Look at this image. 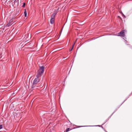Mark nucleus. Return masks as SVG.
Listing matches in <instances>:
<instances>
[{"label": "nucleus", "instance_id": "obj_6", "mask_svg": "<svg viewBox=\"0 0 132 132\" xmlns=\"http://www.w3.org/2000/svg\"><path fill=\"white\" fill-rule=\"evenodd\" d=\"M24 16L25 17H26L27 16V12L26 11V9L24 10Z\"/></svg>", "mask_w": 132, "mask_h": 132}, {"label": "nucleus", "instance_id": "obj_7", "mask_svg": "<svg viewBox=\"0 0 132 132\" xmlns=\"http://www.w3.org/2000/svg\"><path fill=\"white\" fill-rule=\"evenodd\" d=\"M75 43L74 44H73V45H72V47L71 48V49H70V51L71 52V51H72V50L73 49V47L74 46V45H75Z\"/></svg>", "mask_w": 132, "mask_h": 132}, {"label": "nucleus", "instance_id": "obj_4", "mask_svg": "<svg viewBox=\"0 0 132 132\" xmlns=\"http://www.w3.org/2000/svg\"><path fill=\"white\" fill-rule=\"evenodd\" d=\"M39 80H40L39 78H35L34 81L33 85L37 84V83L39 81Z\"/></svg>", "mask_w": 132, "mask_h": 132}, {"label": "nucleus", "instance_id": "obj_3", "mask_svg": "<svg viewBox=\"0 0 132 132\" xmlns=\"http://www.w3.org/2000/svg\"><path fill=\"white\" fill-rule=\"evenodd\" d=\"M13 20L14 19H12L9 21V23L8 24L6 25V27H9L13 23Z\"/></svg>", "mask_w": 132, "mask_h": 132}, {"label": "nucleus", "instance_id": "obj_9", "mask_svg": "<svg viewBox=\"0 0 132 132\" xmlns=\"http://www.w3.org/2000/svg\"><path fill=\"white\" fill-rule=\"evenodd\" d=\"M25 5V3H23V5L22 7H24Z\"/></svg>", "mask_w": 132, "mask_h": 132}, {"label": "nucleus", "instance_id": "obj_5", "mask_svg": "<svg viewBox=\"0 0 132 132\" xmlns=\"http://www.w3.org/2000/svg\"><path fill=\"white\" fill-rule=\"evenodd\" d=\"M126 31L125 30H123L122 31H121L120 32L119 34H120V35L118 36H121L122 37H124L125 35V32Z\"/></svg>", "mask_w": 132, "mask_h": 132}, {"label": "nucleus", "instance_id": "obj_2", "mask_svg": "<svg viewBox=\"0 0 132 132\" xmlns=\"http://www.w3.org/2000/svg\"><path fill=\"white\" fill-rule=\"evenodd\" d=\"M55 15V14L54 13L51 16V19L50 21V23L51 24H53L54 22Z\"/></svg>", "mask_w": 132, "mask_h": 132}, {"label": "nucleus", "instance_id": "obj_8", "mask_svg": "<svg viewBox=\"0 0 132 132\" xmlns=\"http://www.w3.org/2000/svg\"><path fill=\"white\" fill-rule=\"evenodd\" d=\"M3 128V126L2 125H0V129H2Z\"/></svg>", "mask_w": 132, "mask_h": 132}, {"label": "nucleus", "instance_id": "obj_1", "mask_svg": "<svg viewBox=\"0 0 132 132\" xmlns=\"http://www.w3.org/2000/svg\"><path fill=\"white\" fill-rule=\"evenodd\" d=\"M44 68V66H42L40 67L38 71V73L36 76V78H39L42 76L43 73Z\"/></svg>", "mask_w": 132, "mask_h": 132}, {"label": "nucleus", "instance_id": "obj_10", "mask_svg": "<svg viewBox=\"0 0 132 132\" xmlns=\"http://www.w3.org/2000/svg\"><path fill=\"white\" fill-rule=\"evenodd\" d=\"M76 41H77V40H75V42H76Z\"/></svg>", "mask_w": 132, "mask_h": 132}]
</instances>
